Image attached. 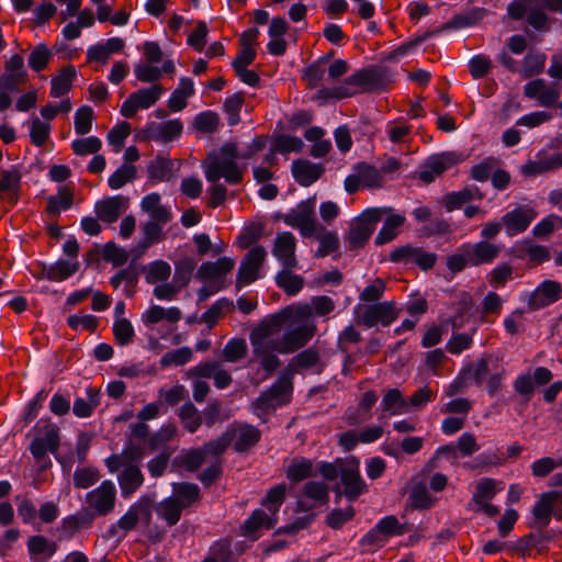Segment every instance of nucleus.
<instances>
[{"label": "nucleus", "instance_id": "54", "mask_svg": "<svg viewBox=\"0 0 562 562\" xmlns=\"http://www.w3.org/2000/svg\"><path fill=\"white\" fill-rule=\"evenodd\" d=\"M93 110L88 105H82L75 113V132L79 135L88 134L92 128Z\"/></svg>", "mask_w": 562, "mask_h": 562}, {"label": "nucleus", "instance_id": "9", "mask_svg": "<svg viewBox=\"0 0 562 562\" xmlns=\"http://www.w3.org/2000/svg\"><path fill=\"white\" fill-rule=\"evenodd\" d=\"M502 490V482L491 477L480 480L476 483L472 498L469 502L470 509L475 513L485 514L488 517H495L498 515L499 509L495 505H492L491 502Z\"/></svg>", "mask_w": 562, "mask_h": 562}, {"label": "nucleus", "instance_id": "42", "mask_svg": "<svg viewBox=\"0 0 562 562\" xmlns=\"http://www.w3.org/2000/svg\"><path fill=\"white\" fill-rule=\"evenodd\" d=\"M72 193L66 187H60L56 195H50L47 200V212L50 215H57L61 211L70 209L72 205Z\"/></svg>", "mask_w": 562, "mask_h": 562}, {"label": "nucleus", "instance_id": "52", "mask_svg": "<svg viewBox=\"0 0 562 562\" xmlns=\"http://www.w3.org/2000/svg\"><path fill=\"white\" fill-rule=\"evenodd\" d=\"M134 75L140 82L155 83L161 78V70L155 64L137 63L134 65Z\"/></svg>", "mask_w": 562, "mask_h": 562}, {"label": "nucleus", "instance_id": "51", "mask_svg": "<svg viewBox=\"0 0 562 562\" xmlns=\"http://www.w3.org/2000/svg\"><path fill=\"white\" fill-rule=\"evenodd\" d=\"M171 276V266L164 260H156L148 267L146 280L150 284L168 281Z\"/></svg>", "mask_w": 562, "mask_h": 562}, {"label": "nucleus", "instance_id": "35", "mask_svg": "<svg viewBox=\"0 0 562 562\" xmlns=\"http://www.w3.org/2000/svg\"><path fill=\"white\" fill-rule=\"evenodd\" d=\"M562 167V153H554L550 156H537V159L529 161L522 167L526 175H540L546 171Z\"/></svg>", "mask_w": 562, "mask_h": 562}, {"label": "nucleus", "instance_id": "7", "mask_svg": "<svg viewBox=\"0 0 562 562\" xmlns=\"http://www.w3.org/2000/svg\"><path fill=\"white\" fill-rule=\"evenodd\" d=\"M105 464L111 473H115L121 470L117 479L124 497H128L142 486L144 476L139 468L136 464L128 462L126 457L113 454L105 460Z\"/></svg>", "mask_w": 562, "mask_h": 562}, {"label": "nucleus", "instance_id": "33", "mask_svg": "<svg viewBox=\"0 0 562 562\" xmlns=\"http://www.w3.org/2000/svg\"><path fill=\"white\" fill-rule=\"evenodd\" d=\"M78 269L79 262L77 260H57L55 263L45 266L43 274L49 281L60 282L75 274Z\"/></svg>", "mask_w": 562, "mask_h": 562}, {"label": "nucleus", "instance_id": "61", "mask_svg": "<svg viewBox=\"0 0 562 562\" xmlns=\"http://www.w3.org/2000/svg\"><path fill=\"white\" fill-rule=\"evenodd\" d=\"M546 63V56L539 52H529L522 61L521 72L525 77H530L540 72Z\"/></svg>", "mask_w": 562, "mask_h": 562}, {"label": "nucleus", "instance_id": "36", "mask_svg": "<svg viewBox=\"0 0 562 562\" xmlns=\"http://www.w3.org/2000/svg\"><path fill=\"white\" fill-rule=\"evenodd\" d=\"M381 85V76L373 69L359 70L346 79L345 86H356L371 91Z\"/></svg>", "mask_w": 562, "mask_h": 562}, {"label": "nucleus", "instance_id": "44", "mask_svg": "<svg viewBox=\"0 0 562 562\" xmlns=\"http://www.w3.org/2000/svg\"><path fill=\"white\" fill-rule=\"evenodd\" d=\"M100 404L99 394L92 390L87 391V398L77 397L74 402V414L79 418L91 416L93 408Z\"/></svg>", "mask_w": 562, "mask_h": 562}, {"label": "nucleus", "instance_id": "11", "mask_svg": "<svg viewBox=\"0 0 562 562\" xmlns=\"http://www.w3.org/2000/svg\"><path fill=\"white\" fill-rule=\"evenodd\" d=\"M164 92V87L158 83L132 92L121 105V115L133 117L139 110L151 108L161 98Z\"/></svg>", "mask_w": 562, "mask_h": 562}, {"label": "nucleus", "instance_id": "45", "mask_svg": "<svg viewBox=\"0 0 562 562\" xmlns=\"http://www.w3.org/2000/svg\"><path fill=\"white\" fill-rule=\"evenodd\" d=\"M30 130V137L35 146H43L49 137L50 125L47 122L34 116L26 122Z\"/></svg>", "mask_w": 562, "mask_h": 562}, {"label": "nucleus", "instance_id": "15", "mask_svg": "<svg viewBox=\"0 0 562 562\" xmlns=\"http://www.w3.org/2000/svg\"><path fill=\"white\" fill-rule=\"evenodd\" d=\"M380 220L378 210H367L357 217L350 226L348 241L351 247L362 246L372 235L375 224Z\"/></svg>", "mask_w": 562, "mask_h": 562}, {"label": "nucleus", "instance_id": "55", "mask_svg": "<svg viewBox=\"0 0 562 562\" xmlns=\"http://www.w3.org/2000/svg\"><path fill=\"white\" fill-rule=\"evenodd\" d=\"M179 417L186 429L194 432L201 425V416L199 411L192 403H186L181 406Z\"/></svg>", "mask_w": 562, "mask_h": 562}, {"label": "nucleus", "instance_id": "60", "mask_svg": "<svg viewBox=\"0 0 562 562\" xmlns=\"http://www.w3.org/2000/svg\"><path fill=\"white\" fill-rule=\"evenodd\" d=\"M560 228H562V217L550 214L533 226L532 235L537 238H542L551 234L554 229Z\"/></svg>", "mask_w": 562, "mask_h": 562}, {"label": "nucleus", "instance_id": "40", "mask_svg": "<svg viewBox=\"0 0 562 562\" xmlns=\"http://www.w3.org/2000/svg\"><path fill=\"white\" fill-rule=\"evenodd\" d=\"M171 497L177 499L182 508L189 507L198 501L199 487L193 483H176Z\"/></svg>", "mask_w": 562, "mask_h": 562}, {"label": "nucleus", "instance_id": "20", "mask_svg": "<svg viewBox=\"0 0 562 562\" xmlns=\"http://www.w3.org/2000/svg\"><path fill=\"white\" fill-rule=\"evenodd\" d=\"M26 70L23 58L15 54L12 55L4 66V72L0 76V88L9 91H16L24 81Z\"/></svg>", "mask_w": 562, "mask_h": 562}, {"label": "nucleus", "instance_id": "19", "mask_svg": "<svg viewBox=\"0 0 562 562\" xmlns=\"http://www.w3.org/2000/svg\"><path fill=\"white\" fill-rule=\"evenodd\" d=\"M397 317V313L392 302L375 303L367 306L360 315L361 322L368 328L378 324L382 326L391 325Z\"/></svg>", "mask_w": 562, "mask_h": 562}, {"label": "nucleus", "instance_id": "29", "mask_svg": "<svg viewBox=\"0 0 562 562\" xmlns=\"http://www.w3.org/2000/svg\"><path fill=\"white\" fill-rule=\"evenodd\" d=\"M181 317L182 313L177 306L162 307L160 305L154 304L142 314L140 321L145 326L149 327L161 321L175 324L178 323Z\"/></svg>", "mask_w": 562, "mask_h": 562}, {"label": "nucleus", "instance_id": "30", "mask_svg": "<svg viewBox=\"0 0 562 562\" xmlns=\"http://www.w3.org/2000/svg\"><path fill=\"white\" fill-rule=\"evenodd\" d=\"M195 92L194 82L189 77H181L178 87L168 99V106L172 112L182 111L187 106V100Z\"/></svg>", "mask_w": 562, "mask_h": 562}, {"label": "nucleus", "instance_id": "38", "mask_svg": "<svg viewBox=\"0 0 562 562\" xmlns=\"http://www.w3.org/2000/svg\"><path fill=\"white\" fill-rule=\"evenodd\" d=\"M404 222L405 217L401 214H391L387 216L375 237V243L378 245H382L394 239L398 233V228L404 224Z\"/></svg>", "mask_w": 562, "mask_h": 562}, {"label": "nucleus", "instance_id": "39", "mask_svg": "<svg viewBox=\"0 0 562 562\" xmlns=\"http://www.w3.org/2000/svg\"><path fill=\"white\" fill-rule=\"evenodd\" d=\"M182 509L179 502L170 496L157 505L156 512L169 526H173L179 521Z\"/></svg>", "mask_w": 562, "mask_h": 562}, {"label": "nucleus", "instance_id": "62", "mask_svg": "<svg viewBox=\"0 0 562 562\" xmlns=\"http://www.w3.org/2000/svg\"><path fill=\"white\" fill-rule=\"evenodd\" d=\"M357 173L360 177L362 187L378 188L383 182V177L381 172L375 167H372L370 165H360L358 167Z\"/></svg>", "mask_w": 562, "mask_h": 562}, {"label": "nucleus", "instance_id": "58", "mask_svg": "<svg viewBox=\"0 0 562 562\" xmlns=\"http://www.w3.org/2000/svg\"><path fill=\"white\" fill-rule=\"evenodd\" d=\"M21 175L18 170H5L0 179V192L7 193L11 199L14 198L20 189Z\"/></svg>", "mask_w": 562, "mask_h": 562}, {"label": "nucleus", "instance_id": "17", "mask_svg": "<svg viewBox=\"0 0 562 562\" xmlns=\"http://www.w3.org/2000/svg\"><path fill=\"white\" fill-rule=\"evenodd\" d=\"M267 251L262 246L251 248L240 263L237 274V284L248 285L259 278V269L261 268Z\"/></svg>", "mask_w": 562, "mask_h": 562}, {"label": "nucleus", "instance_id": "63", "mask_svg": "<svg viewBox=\"0 0 562 562\" xmlns=\"http://www.w3.org/2000/svg\"><path fill=\"white\" fill-rule=\"evenodd\" d=\"M223 357L228 362H236L244 358L247 352V345L245 339L234 338L231 339L223 349Z\"/></svg>", "mask_w": 562, "mask_h": 562}, {"label": "nucleus", "instance_id": "34", "mask_svg": "<svg viewBox=\"0 0 562 562\" xmlns=\"http://www.w3.org/2000/svg\"><path fill=\"white\" fill-rule=\"evenodd\" d=\"M234 440L235 449L239 452L246 451L252 447L260 438L259 430L250 425H240L234 429H228Z\"/></svg>", "mask_w": 562, "mask_h": 562}, {"label": "nucleus", "instance_id": "48", "mask_svg": "<svg viewBox=\"0 0 562 562\" xmlns=\"http://www.w3.org/2000/svg\"><path fill=\"white\" fill-rule=\"evenodd\" d=\"M136 177V168L130 164H123L117 168L108 179L109 187L112 190H119L127 182H131Z\"/></svg>", "mask_w": 562, "mask_h": 562}, {"label": "nucleus", "instance_id": "49", "mask_svg": "<svg viewBox=\"0 0 562 562\" xmlns=\"http://www.w3.org/2000/svg\"><path fill=\"white\" fill-rule=\"evenodd\" d=\"M313 473V463L305 458H295L290 464L286 475L291 481L300 482Z\"/></svg>", "mask_w": 562, "mask_h": 562}, {"label": "nucleus", "instance_id": "16", "mask_svg": "<svg viewBox=\"0 0 562 562\" xmlns=\"http://www.w3.org/2000/svg\"><path fill=\"white\" fill-rule=\"evenodd\" d=\"M292 391L291 383L288 378H279L269 390L263 392L255 402V411H267L281 406L289 401Z\"/></svg>", "mask_w": 562, "mask_h": 562}, {"label": "nucleus", "instance_id": "8", "mask_svg": "<svg viewBox=\"0 0 562 562\" xmlns=\"http://www.w3.org/2000/svg\"><path fill=\"white\" fill-rule=\"evenodd\" d=\"M531 516V525L540 529L549 526L552 517L562 519V492L541 493L532 506Z\"/></svg>", "mask_w": 562, "mask_h": 562}, {"label": "nucleus", "instance_id": "13", "mask_svg": "<svg viewBox=\"0 0 562 562\" xmlns=\"http://www.w3.org/2000/svg\"><path fill=\"white\" fill-rule=\"evenodd\" d=\"M116 487L112 481L105 480L98 487L86 494V503L94 516H105L114 508Z\"/></svg>", "mask_w": 562, "mask_h": 562}, {"label": "nucleus", "instance_id": "57", "mask_svg": "<svg viewBox=\"0 0 562 562\" xmlns=\"http://www.w3.org/2000/svg\"><path fill=\"white\" fill-rule=\"evenodd\" d=\"M52 56V50L45 44H38L29 56V66L35 71H41L47 66Z\"/></svg>", "mask_w": 562, "mask_h": 562}, {"label": "nucleus", "instance_id": "37", "mask_svg": "<svg viewBox=\"0 0 562 562\" xmlns=\"http://www.w3.org/2000/svg\"><path fill=\"white\" fill-rule=\"evenodd\" d=\"M167 223H160L159 221L149 220L146 223L143 224L142 233L143 238L137 245L138 255H142L145 252V250L158 243L162 237V227Z\"/></svg>", "mask_w": 562, "mask_h": 562}, {"label": "nucleus", "instance_id": "59", "mask_svg": "<svg viewBox=\"0 0 562 562\" xmlns=\"http://www.w3.org/2000/svg\"><path fill=\"white\" fill-rule=\"evenodd\" d=\"M192 359V350L189 347H181L166 352L160 358L161 367L183 366Z\"/></svg>", "mask_w": 562, "mask_h": 562}, {"label": "nucleus", "instance_id": "41", "mask_svg": "<svg viewBox=\"0 0 562 562\" xmlns=\"http://www.w3.org/2000/svg\"><path fill=\"white\" fill-rule=\"evenodd\" d=\"M289 269L280 271L276 276V282L286 294L296 295L302 290L304 281L302 277L293 274Z\"/></svg>", "mask_w": 562, "mask_h": 562}, {"label": "nucleus", "instance_id": "28", "mask_svg": "<svg viewBox=\"0 0 562 562\" xmlns=\"http://www.w3.org/2000/svg\"><path fill=\"white\" fill-rule=\"evenodd\" d=\"M139 206L142 212L148 214L150 220L169 223L172 218L170 206L162 204L161 196L156 192L146 194L142 199Z\"/></svg>", "mask_w": 562, "mask_h": 562}, {"label": "nucleus", "instance_id": "21", "mask_svg": "<svg viewBox=\"0 0 562 562\" xmlns=\"http://www.w3.org/2000/svg\"><path fill=\"white\" fill-rule=\"evenodd\" d=\"M128 199L121 194L98 201L94 212L99 220L105 223L115 222L127 209Z\"/></svg>", "mask_w": 562, "mask_h": 562}, {"label": "nucleus", "instance_id": "64", "mask_svg": "<svg viewBox=\"0 0 562 562\" xmlns=\"http://www.w3.org/2000/svg\"><path fill=\"white\" fill-rule=\"evenodd\" d=\"M102 143L97 136H89L86 138H77L72 140L71 148L75 154L85 156L95 154L100 150Z\"/></svg>", "mask_w": 562, "mask_h": 562}, {"label": "nucleus", "instance_id": "22", "mask_svg": "<svg viewBox=\"0 0 562 562\" xmlns=\"http://www.w3.org/2000/svg\"><path fill=\"white\" fill-rule=\"evenodd\" d=\"M524 93L526 97L537 100L541 106L553 105L560 98L558 88L547 85L543 79L527 82L524 87Z\"/></svg>", "mask_w": 562, "mask_h": 562}, {"label": "nucleus", "instance_id": "6", "mask_svg": "<svg viewBox=\"0 0 562 562\" xmlns=\"http://www.w3.org/2000/svg\"><path fill=\"white\" fill-rule=\"evenodd\" d=\"M35 436L30 445V451L36 460L46 453L57 452L60 443L59 427L49 418H41L33 428Z\"/></svg>", "mask_w": 562, "mask_h": 562}, {"label": "nucleus", "instance_id": "14", "mask_svg": "<svg viewBox=\"0 0 562 562\" xmlns=\"http://www.w3.org/2000/svg\"><path fill=\"white\" fill-rule=\"evenodd\" d=\"M314 210V198L302 201L285 215V223L299 228L303 236H311L316 231Z\"/></svg>", "mask_w": 562, "mask_h": 562}, {"label": "nucleus", "instance_id": "32", "mask_svg": "<svg viewBox=\"0 0 562 562\" xmlns=\"http://www.w3.org/2000/svg\"><path fill=\"white\" fill-rule=\"evenodd\" d=\"M413 139L412 127L402 121H390L385 125V138L392 147L408 145Z\"/></svg>", "mask_w": 562, "mask_h": 562}, {"label": "nucleus", "instance_id": "25", "mask_svg": "<svg viewBox=\"0 0 562 562\" xmlns=\"http://www.w3.org/2000/svg\"><path fill=\"white\" fill-rule=\"evenodd\" d=\"M295 246L296 240L292 233H278L272 254L285 268H294L296 266Z\"/></svg>", "mask_w": 562, "mask_h": 562}, {"label": "nucleus", "instance_id": "50", "mask_svg": "<svg viewBox=\"0 0 562 562\" xmlns=\"http://www.w3.org/2000/svg\"><path fill=\"white\" fill-rule=\"evenodd\" d=\"M409 503L414 508L426 509L434 505L436 498H434L425 484L417 483L413 486L409 494Z\"/></svg>", "mask_w": 562, "mask_h": 562}, {"label": "nucleus", "instance_id": "53", "mask_svg": "<svg viewBox=\"0 0 562 562\" xmlns=\"http://www.w3.org/2000/svg\"><path fill=\"white\" fill-rule=\"evenodd\" d=\"M27 549L31 554L50 558L55 554L57 546L43 536H33L27 541Z\"/></svg>", "mask_w": 562, "mask_h": 562}, {"label": "nucleus", "instance_id": "10", "mask_svg": "<svg viewBox=\"0 0 562 562\" xmlns=\"http://www.w3.org/2000/svg\"><path fill=\"white\" fill-rule=\"evenodd\" d=\"M339 477L344 491H336L337 498L344 494L350 502H353L367 490V484L360 475V462L356 458L347 459L340 464Z\"/></svg>", "mask_w": 562, "mask_h": 562}, {"label": "nucleus", "instance_id": "4", "mask_svg": "<svg viewBox=\"0 0 562 562\" xmlns=\"http://www.w3.org/2000/svg\"><path fill=\"white\" fill-rule=\"evenodd\" d=\"M235 260L221 257L215 261H204L199 267L195 278L203 283L198 291V301L204 302L225 285L226 276L233 270Z\"/></svg>", "mask_w": 562, "mask_h": 562}, {"label": "nucleus", "instance_id": "56", "mask_svg": "<svg viewBox=\"0 0 562 562\" xmlns=\"http://www.w3.org/2000/svg\"><path fill=\"white\" fill-rule=\"evenodd\" d=\"M100 479L99 471L93 467L77 468L74 473V483L78 488H88Z\"/></svg>", "mask_w": 562, "mask_h": 562}, {"label": "nucleus", "instance_id": "23", "mask_svg": "<svg viewBox=\"0 0 562 562\" xmlns=\"http://www.w3.org/2000/svg\"><path fill=\"white\" fill-rule=\"evenodd\" d=\"M182 123L180 120H169L162 123L150 122L144 128L146 138L166 143L178 137L182 132Z\"/></svg>", "mask_w": 562, "mask_h": 562}, {"label": "nucleus", "instance_id": "18", "mask_svg": "<svg viewBox=\"0 0 562 562\" xmlns=\"http://www.w3.org/2000/svg\"><path fill=\"white\" fill-rule=\"evenodd\" d=\"M537 215L535 207L521 205L504 214L502 223L508 236H516L524 233Z\"/></svg>", "mask_w": 562, "mask_h": 562}, {"label": "nucleus", "instance_id": "5", "mask_svg": "<svg viewBox=\"0 0 562 562\" xmlns=\"http://www.w3.org/2000/svg\"><path fill=\"white\" fill-rule=\"evenodd\" d=\"M294 314V324L299 329L306 328L303 333L305 345L313 338L316 331V324L314 317L327 316L335 310V302L331 297L326 295L313 296L310 303H300L290 305Z\"/></svg>", "mask_w": 562, "mask_h": 562}, {"label": "nucleus", "instance_id": "2", "mask_svg": "<svg viewBox=\"0 0 562 562\" xmlns=\"http://www.w3.org/2000/svg\"><path fill=\"white\" fill-rule=\"evenodd\" d=\"M239 155L236 145L224 144L218 151L210 154L202 162L207 182L224 179L227 184H237L243 179L244 168L238 165Z\"/></svg>", "mask_w": 562, "mask_h": 562}, {"label": "nucleus", "instance_id": "1", "mask_svg": "<svg viewBox=\"0 0 562 562\" xmlns=\"http://www.w3.org/2000/svg\"><path fill=\"white\" fill-rule=\"evenodd\" d=\"M306 328L299 329L294 324L291 306L262 319L250 333L254 357L261 368L271 373L280 364L277 353H292L305 346Z\"/></svg>", "mask_w": 562, "mask_h": 562}, {"label": "nucleus", "instance_id": "27", "mask_svg": "<svg viewBox=\"0 0 562 562\" xmlns=\"http://www.w3.org/2000/svg\"><path fill=\"white\" fill-rule=\"evenodd\" d=\"M452 165L453 158L451 154L442 153L432 155L423 165L419 171V178L425 183H430Z\"/></svg>", "mask_w": 562, "mask_h": 562}, {"label": "nucleus", "instance_id": "12", "mask_svg": "<svg viewBox=\"0 0 562 562\" xmlns=\"http://www.w3.org/2000/svg\"><path fill=\"white\" fill-rule=\"evenodd\" d=\"M561 294L562 286L559 282L544 280L535 290L524 292L520 296V301L526 303L530 311H537L560 300Z\"/></svg>", "mask_w": 562, "mask_h": 562}, {"label": "nucleus", "instance_id": "26", "mask_svg": "<svg viewBox=\"0 0 562 562\" xmlns=\"http://www.w3.org/2000/svg\"><path fill=\"white\" fill-rule=\"evenodd\" d=\"M382 419L386 416H398L408 413V401L398 389L387 390L380 403Z\"/></svg>", "mask_w": 562, "mask_h": 562}, {"label": "nucleus", "instance_id": "3", "mask_svg": "<svg viewBox=\"0 0 562 562\" xmlns=\"http://www.w3.org/2000/svg\"><path fill=\"white\" fill-rule=\"evenodd\" d=\"M285 486L280 484L272 487L262 501L266 509H256L243 526L244 535L257 539V531L260 529H271L274 527L276 516L284 501Z\"/></svg>", "mask_w": 562, "mask_h": 562}, {"label": "nucleus", "instance_id": "24", "mask_svg": "<svg viewBox=\"0 0 562 562\" xmlns=\"http://www.w3.org/2000/svg\"><path fill=\"white\" fill-rule=\"evenodd\" d=\"M470 266H481L493 262L501 254L502 246L490 243L487 240H480L473 244H465Z\"/></svg>", "mask_w": 562, "mask_h": 562}, {"label": "nucleus", "instance_id": "46", "mask_svg": "<svg viewBox=\"0 0 562 562\" xmlns=\"http://www.w3.org/2000/svg\"><path fill=\"white\" fill-rule=\"evenodd\" d=\"M76 71L72 67L64 69L58 76L52 79L50 95L59 98L66 94L70 87Z\"/></svg>", "mask_w": 562, "mask_h": 562}, {"label": "nucleus", "instance_id": "47", "mask_svg": "<svg viewBox=\"0 0 562 562\" xmlns=\"http://www.w3.org/2000/svg\"><path fill=\"white\" fill-rule=\"evenodd\" d=\"M115 341L120 346H127L135 338V329L128 319H114L112 326Z\"/></svg>", "mask_w": 562, "mask_h": 562}, {"label": "nucleus", "instance_id": "31", "mask_svg": "<svg viewBox=\"0 0 562 562\" xmlns=\"http://www.w3.org/2000/svg\"><path fill=\"white\" fill-rule=\"evenodd\" d=\"M292 173L300 184L308 187L319 179L323 168L308 160H297L292 164Z\"/></svg>", "mask_w": 562, "mask_h": 562}, {"label": "nucleus", "instance_id": "43", "mask_svg": "<svg viewBox=\"0 0 562 562\" xmlns=\"http://www.w3.org/2000/svg\"><path fill=\"white\" fill-rule=\"evenodd\" d=\"M175 162L165 157H157L148 165L149 177L156 181H166L172 177Z\"/></svg>", "mask_w": 562, "mask_h": 562}]
</instances>
